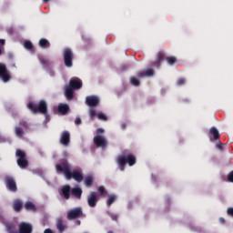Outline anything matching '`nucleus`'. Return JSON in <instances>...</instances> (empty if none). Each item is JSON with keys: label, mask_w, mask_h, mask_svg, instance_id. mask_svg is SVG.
Returning a JSON list of instances; mask_svg holds the SVG:
<instances>
[{"label": "nucleus", "mask_w": 233, "mask_h": 233, "mask_svg": "<svg viewBox=\"0 0 233 233\" xmlns=\"http://www.w3.org/2000/svg\"><path fill=\"white\" fill-rule=\"evenodd\" d=\"M39 47L44 49L50 48V42L46 38H41L38 42Z\"/></svg>", "instance_id": "24"}, {"label": "nucleus", "mask_w": 233, "mask_h": 233, "mask_svg": "<svg viewBox=\"0 0 233 233\" xmlns=\"http://www.w3.org/2000/svg\"><path fill=\"white\" fill-rule=\"evenodd\" d=\"M97 114L96 113V109H90L89 110V116L91 119H94Z\"/></svg>", "instance_id": "36"}, {"label": "nucleus", "mask_w": 233, "mask_h": 233, "mask_svg": "<svg viewBox=\"0 0 233 233\" xmlns=\"http://www.w3.org/2000/svg\"><path fill=\"white\" fill-rule=\"evenodd\" d=\"M97 201L99 199L97 198V193L92 191L88 196H87V205L91 208H96L97 205Z\"/></svg>", "instance_id": "10"}, {"label": "nucleus", "mask_w": 233, "mask_h": 233, "mask_svg": "<svg viewBox=\"0 0 233 233\" xmlns=\"http://www.w3.org/2000/svg\"><path fill=\"white\" fill-rule=\"evenodd\" d=\"M84 185L86 187H92V185H94V177L92 176L86 177Z\"/></svg>", "instance_id": "28"}, {"label": "nucleus", "mask_w": 233, "mask_h": 233, "mask_svg": "<svg viewBox=\"0 0 233 233\" xmlns=\"http://www.w3.org/2000/svg\"><path fill=\"white\" fill-rule=\"evenodd\" d=\"M70 192H72V188L70 187V185H65L61 191L60 196H62L65 199H70Z\"/></svg>", "instance_id": "16"}, {"label": "nucleus", "mask_w": 233, "mask_h": 233, "mask_svg": "<svg viewBox=\"0 0 233 233\" xmlns=\"http://www.w3.org/2000/svg\"><path fill=\"white\" fill-rule=\"evenodd\" d=\"M138 79H143V77H152L154 76V69L149 68L147 70H143L137 73Z\"/></svg>", "instance_id": "17"}, {"label": "nucleus", "mask_w": 233, "mask_h": 233, "mask_svg": "<svg viewBox=\"0 0 233 233\" xmlns=\"http://www.w3.org/2000/svg\"><path fill=\"white\" fill-rule=\"evenodd\" d=\"M24 47L25 50H29V52H34V44H32L30 41L26 40L24 43Z\"/></svg>", "instance_id": "30"}, {"label": "nucleus", "mask_w": 233, "mask_h": 233, "mask_svg": "<svg viewBox=\"0 0 233 233\" xmlns=\"http://www.w3.org/2000/svg\"><path fill=\"white\" fill-rule=\"evenodd\" d=\"M82 121L80 117H76L75 120V125H81Z\"/></svg>", "instance_id": "39"}, {"label": "nucleus", "mask_w": 233, "mask_h": 233, "mask_svg": "<svg viewBox=\"0 0 233 233\" xmlns=\"http://www.w3.org/2000/svg\"><path fill=\"white\" fill-rule=\"evenodd\" d=\"M5 185L10 192H17V184L15 183V178L12 176H5Z\"/></svg>", "instance_id": "7"}, {"label": "nucleus", "mask_w": 233, "mask_h": 233, "mask_svg": "<svg viewBox=\"0 0 233 233\" xmlns=\"http://www.w3.org/2000/svg\"><path fill=\"white\" fill-rule=\"evenodd\" d=\"M50 0H43L44 3H48Z\"/></svg>", "instance_id": "47"}, {"label": "nucleus", "mask_w": 233, "mask_h": 233, "mask_svg": "<svg viewBox=\"0 0 233 233\" xmlns=\"http://www.w3.org/2000/svg\"><path fill=\"white\" fill-rule=\"evenodd\" d=\"M98 192L100 193L101 196H103V194H105V187L100 186L98 187Z\"/></svg>", "instance_id": "38"}, {"label": "nucleus", "mask_w": 233, "mask_h": 233, "mask_svg": "<svg viewBox=\"0 0 233 233\" xmlns=\"http://www.w3.org/2000/svg\"><path fill=\"white\" fill-rule=\"evenodd\" d=\"M56 227L59 233H63V232H65V230H66V224L65 223V221L61 218H58L56 219Z\"/></svg>", "instance_id": "18"}, {"label": "nucleus", "mask_w": 233, "mask_h": 233, "mask_svg": "<svg viewBox=\"0 0 233 233\" xmlns=\"http://www.w3.org/2000/svg\"><path fill=\"white\" fill-rule=\"evenodd\" d=\"M127 66H125V65L121 66V70H127Z\"/></svg>", "instance_id": "44"}, {"label": "nucleus", "mask_w": 233, "mask_h": 233, "mask_svg": "<svg viewBox=\"0 0 233 233\" xmlns=\"http://www.w3.org/2000/svg\"><path fill=\"white\" fill-rule=\"evenodd\" d=\"M116 199H117L116 195H109L108 199L106 200L107 207H111L112 204L116 202Z\"/></svg>", "instance_id": "29"}, {"label": "nucleus", "mask_w": 233, "mask_h": 233, "mask_svg": "<svg viewBox=\"0 0 233 233\" xmlns=\"http://www.w3.org/2000/svg\"><path fill=\"white\" fill-rule=\"evenodd\" d=\"M56 170L58 174H64L66 179L70 181V179H75L77 183H81L85 177H83V173L79 170L71 171L70 164L68 161L64 160L60 164L56 165Z\"/></svg>", "instance_id": "1"}, {"label": "nucleus", "mask_w": 233, "mask_h": 233, "mask_svg": "<svg viewBox=\"0 0 233 233\" xmlns=\"http://www.w3.org/2000/svg\"><path fill=\"white\" fill-rule=\"evenodd\" d=\"M96 133H97V134H104V133H105V129H103V128H97V129H96Z\"/></svg>", "instance_id": "40"}, {"label": "nucleus", "mask_w": 233, "mask_h": 233, "mask_svg": "<svg viewBox=\"0 0 233 233\" xmlns=\"http://www.w3.org/2000/svg\"><path fill=\"white\" fill-rule=\"evenodd\" d=\"M67 86L73 90H80L83 87V81L77 77H73L70 79L69 86Z\"/></svg>", "instance_id": "11"}, {"label": "nucleus", "mask_w": 233, "mask_h": 233, "mask_svg": "<svg viewBox=\"0 0 233 233\" xmlns=\"http://www.w3.org/2000/svg\"><path fill=\"white\" fill-rule=\"evenodd\" d=\"M64 65L66 68H72L74 66V52L71 48H65L63 51Z\"/></svg>", "instance_id": "5"}, {"label": "nucleus", "mask_w": 233, "mask_h": 233, "mask_svg": "<svg viewBox=\"0 0 233 233\" xmlns=\"http://www.w3.org/2000/svg\"><path fill=\"white\" fill-rule=\"evenodd\" d=\"M122 129L125 130V128H127V124H122Z\"/></svg>", "instance_id": "46"}, {"label": "nucleus", "mask_w": 233, "mask_h": 233, "mask_svg": "<svg viewBox=\"0 0 233 233\" xmlns=\"http://www.w3.org/2000/svg\"><path fill=\"white\" fill-rule=\"evenodd\" d=\"M167 60V63L172 66L173 65H176V63H177V58H176V56H167L165 55V58Z\"/></svg>", "instance_id": "27"}, {"label": "nucleus", "mask_w": 233, "mask_h": 233, "mask_svg": "<svg viewBox=\"0 0 233 233\" xmlns=\"http://www.w3.org/2000/svg\"><path fill=\"white\" fill-rule=\"evenodd\" d=\"M71 194H73L76 199H81V196H83V189H81V187H73L71 189Z\"/></svg>", "instance_id": "22"}, {"label": "nucleus", "mask_w": 233, "mask_h": 233, "mask_svg": "<svg viewBox=\"0 0 233 233\" xmlns=\"http://www.w3.org/2000/svg\"><path fill=\"white\" fill-rule=\"evenodd\" d=\"M86 104L87 106H97L99 105V98L96 96H88L86 97Z\"/></svg>", "instance_id": "15"}, {"label": "nucleus", "mask_w": 233, "mask_h": 233, "mask_svg": "<svg viewBox=\"0 0 233 233\" xmlns=\"http://www.w3.org/2000/svg\"><path fill=\"white\" fill-rule=\"evenodd\" d=\"M81 217H83V208L81 207L75 208L67 212L68 221H73V219H77V218Z\"/></svg>", "instance_id": "6"}, {"label": "nucleus", "mask_w": 233, "mask_h": 233, "mask_svg": "<svg viewBox=\"0 0 233 233\" xmlns=\"http://www.w3.org/2000/svg\"><path fill=\"white\" fill-rule=\"evenodd\" d=\"M44 233H54V231L50 228L45 229Z\"/></svg>", "instance_id": "42"}, {"label": "nucleus", "mask_w": 233, "mask_h": 233, "mask_svg": "<svg viewBox=\"0 0 233 233\" xmlns=\"http://www.w3.org/2000/svg\"><path fill=\"white\" fill-rule=\"evenodd\" d=\"M185 83H187V81L185 80V78L181 77V78H178L177 80V85L178 86H183V85H185Z\"/></svg>", "instance_id": "35"}, {"label": "nucleus", "mask_w": 233, "mask_h": 233, "mask_svg": "<svg viewBox=\"0 0 233 233\" xmlns=\"http://www.w3.org/2000/svg\"><path fill=\"white\" fill-rule=\"evenodd\" d=\"M75 225H76V227H79V225H81V220H76L75 222Z\"/></svg>", "instance_id": "43"}, {"label": "nucleus", "mask_w": 233, "mask_h": 233, "mask_svg": "<svg viewBox=\"0 0 233 233\" xmlns=\"http://www.w3.org/2000/svg\"><path fill=\"white\" fill-rule=\"evenodd\" d=\"M116 165L121 170V172H125V167H127V163L129 167H134L136 165V156L132 153H128L127 150L122 151L121 155H118L116 157Z\"/></svg>", "instance_id": "2"}, {"label": "nucleus", "mask_w": 233, "mask_h": 233, "mask_svg": "<svg viewBox=\"0 0 233 233\" xmlns=\"http://www.w3.org/2000/svg\"><path fill=\"white\" fill-rule=\"evenodd\" d=\"M59 143L63 147H69L70 146V132L64 130L60 134Z\"/></svg>", "instance_id": "9"}, {"label": "nucleus", "mask_w": 233, "mask_h": 233, "mask_svg": "<svg viewBox=\"0 0 233 233\" xmlns=\"http://www.w3.org/2000/svg\"><path fill=\"white\" fill-rule=\"evenodd\" d=\"M97 118L100 120V121H108V118L106 117V116L103 113H99L97 115Z\"/></svg>", "instance_id": "34"}, {"label": "nucleus", "mask_w": 233, "mask_h": 233, "mask_svg": "<svg viewBox=\"0 0 233 233\" xmlns=\"http://www.w3.org/2000/svg\"><path fill=\"white\" fill-rule=\"evenodd\" d=\"M107 216H109V218H111L113 221H116L117 223V219H119V215L107 211Z\"/></svg>", "instance_id": "32"}, {"label": "nucleus", "mask_w": 233, "mask_h": 233, "mask_svg": "<svg viewBox=\"0 0 233 233\" xmlns=\"http://www.w3.org/2000/svg\"><path fill=\"white\" fill-rule=\"evenodd\" d=\"M161 61H165V52L159 51L157 55V60L151 63L153 68H159L161 66Z\"/></svg>", "instance_id": "13"}, {"label": "nucleus", "mask_w": 233, "mask_h": 233, "mask_svg": "<svg viewBox=\"0 0 233 233\" xmlns=\"http://www.w3.org/2000/svg\"><path fill=\"white\" fill-rule=\"evenodd\" d=\"M33 230H34V228L30 223L21 222L18 226L19 233H32Z\"/></svg>", "instance_id": "14"}, {"label": "nucleus", "mask_w": 233, "mask_h": 233, "mask_svg": "<svg viewBox=\"0 0 233 233\" xmlns=\"http://www.w3.org/2000/svg\"><path fill=\"white\" fill-rule=\"evenodd\" d=\"M74 90L75 89H72L68 86L66 87L65 96L67 101H72L74 99Z\"/></svg>", "instance_id": "21"}, {"label": "nucleus", "mask_w": 233, "mask_h": 233, "mask_svg": "<svg viewBox=\"0 0 233 233\" xmlns=\"http://www.w3.org/2000/svg\"><path fill=\"white\" fill-rule=\"evenodd\" d=\"M12 207L15 212H21V210H23V200L19 198L15 199Z\"/></svg>", "instance_id": "19"}, {"label": "nucleus", "mask_w": 233, "mask_h": 233, "mask_svg": "<svg viewBox=\"0 0 233 233\" xmlns=\"http://www.w3.org/2000/svg\"><path fill=\"white\" fill-rule=\"evenodd\" d=\"M130 83H131V85H133V86H139V85H140L139 80L137 78H136V76H132L130 78Z\"/></svg>", "instance_id": "33"}, {"label": "nucleus", "mask_w": 233, "mask_h": 233, "mask_svg": "<svg viewBox=\"0 0 233 233\" xmlns=\"http://www.w3.org/2000/svg\"><path fill=\"white\" fill-rule=\"evenodd\" d=\"M217 148H218V150H223V144L220 143L219 145H217Z\"/></svg>", "instance_id": "41"}, {"label": "nucleus", "mask_w": 233, "mask_h": 233, "mask_svg": "<svg viewBox=\"0 0 233 233\" xmlns=\"http://www.w3.org/2000/svg\"><path fill=\"white\" fill-rule=\"evenodd\" d=\"M3 141V137L0 136V142Z\"/></svg>", "instance_id": "48"}, {"label": "nucleus", "mask_w": 233, "mask_h": 233, "mask_svg": "<svg viewBox=\"0 0 233 233\" xmlns=\"http://www.w3.org/2000/svg\"><path fill=\"white\" fill-rule=\"evenodd\" d=\"M219 222L222 223V224L225 223V218H219Z\"/></svg>", "instance_id": "45"}, {"label": "nucleus", "mask_w": 233, "mask_h": 233, "mask_svg": "<svg viewBox=\"0 0 233 233\" xmlns=\"http://www.w3.org/2000/svg\"><path fill=\"white\" fill-rule=\"evenodd\" d=\"M209 134H211V136H213L215 141H218V139H219V131L218 130V128L216 127H211L209 130Z\"/></svg>", "instance_id": "26"}, {"label": "nucleus", "mask_w": 233, "mask_h": 233, "mask_svg": "<svg viewBox=\"0 0 233 233\" xmlns=\"http://www.w3.org/2000/svg\"><path fill=\"white\" fill-rule=\"evenodd\" d=\"M19 126L23 127V128H28V123L26 121H25V120H21L19 122Z\"/></svg>", "instance_id": "37"}, {"label": "nucleus", "mask_w": 233, "mask_h": 233, "mask_svg": "<svg viewBox=\"0 0 233 233\" xmlns=\"http://www.w3.org/2000/svg\"><path fill=\"white\" fill-rule=\"evenodd\" d=\"M0 79H2L4 83H8L11 79L8 69H6V65L3 63H0Z\"/></svg>", "instance_id": "8"}, {"label": "nucleus", "mask_w": 233, "mask_h": 233, "mask_svg": "<svg viewBox=\"0 0 233 233\" xmlns=\"http://www.w3.org/2000/svg\"><path fill=\"white\" fill-rule=\"evenodd\" d=\"M40 63L44 68H48L50 66L51 62L46 58H40Z\"/></svg>", "instance_id": "31"}, {"label": "nucleus", "mask_w": 233, "mask_h": 233, "mask_svg": "<svg viewBox=\"0 0 233 233\" xmlns=\"http://www.w3.org/2000/svg\"><path fill=\"white\" fill-rule=\"evenodd\" d=\"M15 134L16 137H23L25 136V130H23V127H21V126L15 127Z\"/></svg>", "instance_id": "25"}, {"label": "nucleus", "mask_w": 233, "mask_h": 233, "mask_svg": "<svg viewBox=\"0 0 233 233\" xmlns=\"http://www.w3.org/2000/svg\"><path fill=\"white\" fill-rule=\"evenodd\" d=\"M24 207H25V210H29L31 212H36L37 211V208L35 207V205L32 201L25 202Z\"/></svg>", "instance_id": "23"}, {"label": "nucleus", "mask_w": 233, "mask_h": 233, "mask_svg": "<svg viewBox=\"0 0 233 233\" xmlns=\"http://www.w3.org/2000/svg\"><path fill=\"white\" fill-rule=\"evenodd\" d=\"M27 108H29L33 114H43L44 116L48 114V105L45 100H40L38 104L29 102Z\"/></svg>", "instance_id": "3"}, {"label": "nucleus", "mask_w": 233, "mask_h": 233, "mask_svg": "<svg viewBox=\"0 0 233 233\" xmlns=\"http://www.w3.org/2000/svg\"><path fill=\"white\" fill-rule=\"evenodd\" d=\"M15 157L17 158L16 163L19 168H22V170L28 168V157H26V152H25V150L16 149Z\"/></svg>", "instance_id": "4"}, {"label": "nucleus", "mask_w": 233, "mask_h": 233, "mask_svg": "<svg viewBox=\"0 0 233 233\" xmlns=\"http://www.w3.org/2000/svg\"><path fill=\"white\" fill-rule=\"evenodd\" d=\"M70 110V106L67 104H59L58 105V112L61 116H66L68 111Z\"/></svg>", "instance_id": "20"}, {"label": "nucleus", "mask_w": 233, "mask_h": 233, "mask_svg": "<svg viewBox=\"0 0 233 233\" xmlns=\"http://www.w3.org/2000/svg\"><path fill=\"white\" fill-rule=\"evenodd\" d=\"M94 143L97 148H105L106 147V139L101 135H96L94 137Z\"/></svg>", "instance_id": "12"}]
</instances>
